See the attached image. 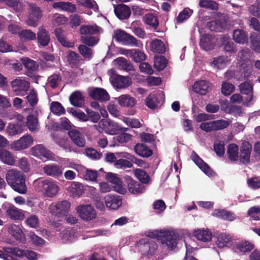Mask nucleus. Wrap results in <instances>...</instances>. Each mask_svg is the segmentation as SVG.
<instances>
[{
  "mask_svg": "<svg viewBox=\"0 0 260 260\" xmlns=\"http://www.w3.org/2000/svg\"><path fill=\"white\" fill-rule=\"evenodd\" d=\"M6 180L15 191L22 194L26 193L25 178L20 172L13 169L9 170L6 175Z\"/></svg>",
  "mask_w": 260,
  "mask_h": 260,
  "instance_id": "nucleus-2",
  "label": "nucleus"
},
{
  "mask_svg": "<svg viewBox=\"0 0 260 260\" xmlns=\"http://www.w3.org/2000/svg\"><path fill=\"white\" fill-rule=\"evenodd\" d=\"M23 126L21 123L17 122L15 124L11 122L8 124L6 131L9 136H13L22 133Z\"/></svg>",
  "mask_w": 260,
  "mask_h": 260,
  "instance_id": "nucleus-34",
  "label": "nucleus"
},
{
  "mask_svg": "<svg viewBox=\"0 0 260 260\" xmlns=\"http://www.w3.org/2000/svg\"><path fill=\"white\" fill-rule=\"evenodd\" d=\"M248 215L254 220L260 219V207H251L248 211Z\"/></svg>",
  "mask_w": 260,
  "mask_h": 260,
  "instance_id": "nucleus-64",
  "label": "nucleus"
},
{
  "mask_svg": "<svg viewBox=\"0 0 260 260\" xmlns=\"http://www.w3.org/2000/svg\"><path fill=\"white\" fill-rule=\"evenodd\" d=\"M99 31L95 25H82L80 29V34L82 35L94 34Z\"/></svg>",
  "mask_w": 260,
  "mask_h": 260,
  "instance_id": "nucleus-53",
  "label": "nucleus"
},
{
  "mask_svg": "<svg viewBox=\"0 0 260 260\" xmlns=\"http://www.w3.org/2000/svg\"><path fill=\"white\" fill-rule=\"evenodd\" d=\"M250 39L252 49L260 53V36L253 34L251 36Z\"/></svg>",
  "mask_w": 260,
  "mask_h": 260,
  "instance_id": "nucleus-55",
  "label": "nucleus"
},
{
  "mask_svg": "<svg viewBox=\"0 0 260 260\" xmlns=\"http://www.w3.org/2000/svg\"><path fill=\"white\" fill-rule=\"evenodd\" d=\"M55 35L59 42L64 47L72 48L74 46V43L69 42L64 38V32L60 28H57L55 30Z\"/></svg>",
  "mask_w": 260,
  "mask_h": 260,
  "instance_id": "nucleus-42",
  "label": "nucleus"
},
{
  "mask_svg": "<svg viewBox=\"0 0 260 260\" xmlns=\"http://www.w3.org/2000/svg\"><path fill=\"white\" fill-rule=\"evenodd\" d=\"M131 57L136 62H140L146 58V54L138 49H132Z\"/></svg>",
  "mask_w": 260,
  "mask_h": 260,
  "instance_id": "nucleus-48",
  "label": "nucleus"
},
{
  "mask_svg": "<svg viewBox=\"0 0 260 260\" xmlns=\"http://www.w3.org/2000/svg\"><path fill=\"white\" fill-rule=\"evenodd\" d=\"M106 179L113 184L114 188L117 192L124 194L126 192V189L123 184L122 181L116 174L109 172L105 176Z\"/></svg>",
  "mask_w": 260,
  "mask_h": 260,
  "instance_id": "nucleus-9",
  "label": "nucleus"
},
{
  "mask_svg": "<svg viewBox=\"0 0 260 260\" xmlns=\"http://www.w3.org/2000/svg\"><path fill=\"white\" fill-rule=\"evenodd\" d=\"M27 225L30 228H37L40 226V221L38 217L35 215H31L25 220Z\"/></svg>",
  "mask_w": 260,
  "mask_h": 260,
  "instance_id": "nucleus-63",
  "label": "nucleus"
},
{
  "mask_svg": "<svg viewBox=\"0 0 260 260\" xmlns=\"http://www.w3.org/2000/svg\"><path fill=\"white\" fill-rule=\"evenodd\" d=\"M59 234L64 242L72 241L75 237H77V233L75 229H64Z\"/></svg>",
  "mask_w": 260,
  "mask_h": 260,
  "instance_id": "nucleus-35",
  "label": "nucleus"
},
{
  "mask_svg": "<svg viewBox=\"0 0 260 260\" xmlns=\"http://www.w3.org/2000/svg\"><path fill=\"white\" fill-rule=\"evenodd\" d=\"M235 247L240 252L245 254L254 249V244L249 241L243 240L240 242L236 243Z\"/></svg>",
  "mask_w": 260,
  "mask_h": 260,
  "instance_id": "nucleus-33",
  "label": "nucleus"
},
{
  "mask_svg": "<svg viewBox=\"0 0 260 260\" xmlns=\"http://www.w3.org/2000/svg\"><path fill=\"white\" fill-rule=\"evenodd\" d=\"M232 240V237L229 234L221 233L217 236L216 243L218 247L222 248L226 246L228 243Z\"/></svg>",
  "mask_w": 260,
  "mask_h": 260,
  "instance_id": "nucleus-44",
  "label": "nucleus"
},
{
  "mask_svg": "<svg viewBox=\"0 0 260 260\" xmlns=\"http://www.w3.org/2000/svg\"><path fill=\"white\" fill-rule=\"evenodd\" d=\"M110 80L112 85L117 89L126 88L132 84L129 77L118 75H113Z\"/></svg>",
  "mask_w": 260,
  "mask_h": 260,
  "instance_id": "nucleus-10",
  "label": "nucleus"
},
{
  "mask_svg": "<svg viewBox=\"0 0 260 260\" xmlns=\"http://www.w3.org/2000/svg\"><path fill=\"white\" fill-rule=\"evenodd\" d=\"M22 63L28 70L34 71L38 67V64L34 60L27 58L23 57L21 59Z\"/></svg>",
  "mask_w": 260,
  "mask_h": 260,
  "instance_id": "nucleus-54",
  "label": "nucleus"
},
{
  "mask_svg": "<svg viewBox=\"0 0 260 260\" xmlns=\"http://www.w3.org/2000/svg\"><path fill=\"white\" fill-rule=\"evenodd\" d=\"M192 11L191 10L186 8L182 11L176 18V22L178 23H181L184 20L188 19L191 15Z\"/></svg>",
  "mask_w": 260,
  "mask_h": 260,
  "instance_id": "nucleus-57",
  "label": "nucleus"
},
{
  "mask_svg": "<svg viewBox=\"0 0 260 260\" xmlns=\"http://www.w3.org/2000/svg\"><path fill=\"white\" fill-rule=\"evenodd\" d=\"M76 210L79 216L86 221L92 220L96 217V212L91 205H80L76 207Z\"/></svg>",
  "mask_w": 260,
  "mask_h": 260,
  "instance_id": "nucleus-7",
  "label": "nucleus"
},
{
  "mask_svg": "<svg viewBox=\"0 0 260 260\" xmlns=\"http://www.w3.org/2000/svg\"><path fill=\"white\" fill-rule=\"evenodd\" d=\"M233 39L235 42L241 44L246 43L248 41L247 36L241 29H237L233 32Z\"/></svg>",
  "mask_w": 260,
  "mask_h": 260,
  "instance_id": "nucleus-46",
  "label": "nucleus"
},
{
  "mask_svg": "<svg viewBox=\"0 0 260 260\" xmlns=\"http://www.w3.org/2000/svg\"><path fill=\"white\" fill-rule=\"evenodd\" d=\"M138 244L144 254L148 255H153L157 249V244L147 238L140 239Z\"/></svg>",
  "mask_w": 260,
  "mask_h": 260,
  "instance_id": "nucleus-11",
  "label": "nucleus"
},
{
  "mask_svg": "<svg viewBox=\"0 0 260 260\" xmlns=\"http://www.w3.org/2000/svg\"><path fill=\"white\" fill-rule=\"evenodd\" d=\"M114 166L117 169L129 168L132 167V163L127 160L123 159H119L116 160L114 164Z\"/></svg>",
  "mask_w": 260,
  "mask_h": 260,
  "instance_id": "nucleus-62",
  "label": "nucleus"
},
{
  "mask_svg": "<svg viewBox=\"0 0 260 260\" xmlns=\"http://www.w3.org/2000/svg\"><path fill=\"white\" fill-rule=\"evenodd\" d=\"M71 104L76 107H82L84 103V99L81 92L75 91L70 96Z\"/></svg>",
  "mask_w": 260,
  "mask_h": 260,
  "instance_id": "nucleus-41",
  "label": "nucleus"
},
{
  "mask_svg": "<svg viewBox=\"0 0 260 260\" xmlns=\"http://www.w3.org/2000/svg\"><path fill=\"white\" fill-rule=\"evenodd\" d=\"M68 190L72 196L80 197L83 192V186L79 182H73Z\"/></svg>",
  "mask_w": 260,
  "mask_h": 260,
  "instance_id": "nucleus-40",
  "label": "nucleus"
},
{
  "mask_svg": "<svg viewBox=\"0 0 260 260\" xmlns=\"http://www.w3.org/2000/svg\"><path fill=\"white\" fill-rule=\"evenodd\" d=\"M114 66L120 70H126L127 71L134 70L133 64L123 57H118L113 61Z\"/></svg>",
  "mask_w": 260,
  "mask_h": 260,
  "instance_id": "nucleus-27",
  "label": "nucleus"
},
{
  "mask_svg": "<svg viewBox=\"0 0 260 260\" xmlns=\"http://www.w3.org/2000/svg\"><path fill=\"white\" fill-rule=\"evenodd\" d=\"M119 106L132 108L136 104V100L128 94H122L115 99Z\"/></svg>",
  "mask_w": 260,
  "mask_h": 260,
  "instance_id": "nucleus-24",
  "label": "nucleus"
},
{
  "mask_svg": "<svg viewBox=\"0 0 260 260\" xmlns=\"http://www.w3.org/2000/svg\"><path fill=\"white\" fill-rule=\"evenodd\" d=\"M36 190L41 191L47 197H55L59 190V187L57 183L49 180H36L34 182Z\"/></svg>",
  "mask_w": 260,
  "mask_h": 260,
  "instance_id": "nucleus-3",
  "label": "nucleus"
},
{
  "mask_svg": "<svg viewBox=\"0 0 260 260\" xmlns=\"http://www.w3.org/2000/svg\"><path fill=\"white\" fill-rule=\"evenodd\" d=\"M96 129L100 132H105L106 134L114 135L120 132H125L127 128L120 127L118 124L110 119H102L98 125H95Z\"/></svg>",
  "mask_w": 260,
  "mask_h": 260,
  "instance_id": "nucleus-4",
  "label": "nucleus"
},
{
  "mask_svg": "<svg viewBox=\"0 0 260 260\" xmlns=\"http://www.w3.org/2000/svg\"><path fill=\"white\" fill-rule=\"evenodd\" d=\"M71 207L70 203L67 201H62L52 203L49 207V212L55 216L64 215L68 212Z\"/></svg>",
  "mask_w": 260,
  "mask_h": 260,
  "instance_id": "nucleus-8",
  "label": "nucleus"
},
{
  "mask_svg": "<svg viewBox=\"0 0 260 260\" xmlns=\"http://www.w3.org/2000/svg\"><path fill=\"white\" fill-rule=\"evenodd\" d=\"M26 124L30 131H36L38 129V120L33 115H29L27 117Z\"/></svg>",
  "mask_w": 260,
  "mask_h": 260,
  "instance_id": "nucleus-52",
  "label": "nucleus"
},
{
  "mask_svg": "<svg viewBox=\"0 0 260 260\" xmlns=\"http://www.w3.org/2000/svg\"><path fill=\"white\" fill-rule=\"evenodd\" d=\"M37 39L38 42L43 46H46L50 42V37L48 32L43 27L39 28L37 33Z\"/></svg>",
  "mask_w": 260,
  "mask_h": 260,
  "instance_id": "nucleus-37",
  "label": "nucleus"
},
{
  "mask_svg": "<svg viewBox=\"0 0 260 260\" xmlns=\"http://www.w3.org/2000/svg\"><path fill=\"white\" fill-rule=\"evenodd\" d=\"M77 3L79 5L92 9L94 11H96L98 9L97 4L95 1L91 0H77Z\"/></svg>",
  "mask_w": 260,
  "mask_h": 260,
  "instance_id": "nucleus-59",
  "label": "nucleus"
},
{
  "mask_svg": "<svg viewBox=\"0 0 260 260\" xmlns=\"http://www.w3.org/2000/svg\"><path fill=\"white\" fill-rule=\"evenodd\" d=\"M215 45V39L208 35H203L200 39V46L205 51L213 49Z\"/></svg>",
  "mask_w": 260,
  "mask_h": 260,
  "instance_id": "nucleus-23",
  "label": "nucleus"
},
{
  "mask_svg": "<svg viewBox=\"0 0 260 260\" xmlns=\"http://www.w3.org/2000/svg\"><path fill=\"white\" fill-rule=\"evenodd\" d=\"M228 57L225 56H219L215 57L210 62V64L215 70H218L224 68L229 62Z\"/></svg>",
  "mask_w": 260,
  "mask_h": 260,
  "instance_id": "nucleus-30",
  "label": "nucleus"
},
{
  "mask_svg": "<svg viewBox=\"0 0 260 260\" xmlns=\"http://www.w3.org/2000/svg\"><path fill=\"white\" fill-rule=\"evenodd\" d=\"M251 150V146L249 142L244 141L242 143L239 158L243 163L246 164L249 161Z\"/></svg>",
  "mask_w": 260,
  "mask_h": 260,
  "instance_id": "nucleus-21",
  "label": "nucleus"
},
{
  "mask_svg": "<svg viewBox=\"0 0 260 260\" xmlns=\"http://www.w3.org/2000/svg\"><path fill=\"white\" fill-rule=\"evenodd\" d=\"M31 151L32 155L42 159H51L54 157L53 154L42 145L35 146L31 149Z\"/></svg>",
  "mask_w": 260,
  "mask_h": 260,
  "instance_id": "nucleus-14",
  "label": "nucleus"
},
{
  "mask_svg": "<svg viewBox=\"0 0 260 260\" xmlns=\"http://www.w3.org/2000/svg\"><path fill=\"white\" fill-rule=\"evenodd\" d=\"M51 111L55 115L59 116L63 114L66 110L61 104L58 102H52L50 106Z\"/></svg>",
  "mask_w": 260,
  "mask_h": 260,
  "instance_id": "nucleus-47",
  "label": "nucleus"
},
{
  "mask_svg": "<svg viewBox=\"0 0 260 260\" xmlns=\"http://www.w3.org/2000/svg\"><path fill=\"white\" fill-rule=\"evenodd\" d=\"M167 65V60L163 56L155 57L154 67L158 70H163Z\"/></svg>",
  "mask_w": 260,
  "mask_h": 260,
  "instance_id": "nucleus-60",
  "label": "nucleus"
},
{
  "mask_svg": "<svg viewBox=\"0 0 260 260\" xmlns=\"http://www.w3.org/2000/svg\"><path fill=\"white\" fill-rule=\"evenodd\" d=\"M106 207L109 210L118 209L122 205V200L120 196L115 194H107L104 197Z\"/></svg>",
  "mask_w": 260,
  "mask_h": 260,
  "instance_id": "nucleus-13",
  "label": "nucleus"
},
{
  "mask_svg": "<svg viewBox=\"0 0 260 260\" xmlns=\"http://www.w3.org/2000/svg\"><path fill=\"white\" fill-rule=\"evenodd\" d=\"M19 36L21 40L25 41H31L36 39V34L30 30H23L19 33Z\"/></svg>",
  "mask_w": 260,
  "mask_h": 260,
  "instance_id": "nucleus-51",
  "label": "nucleus"
},
{
  "mask_svg": "<svg viewBox=\"0 0 260 260\" xmlns=\"http://www.w3.org/2000/svg\"><path fill=\"white\" fill-rule=\"evenodd\" d=\"M228 19L225 17L208 23L207 27L211 31H221L227 28Z\"/></svg>",
  "mask_w": 260,
  "mask_h": 260,
  "instance_id": "nucleus-20",
  "label": "nucleus"
},
{
  "mask_svg": "<svg viewBox=\"0 0 260 260\" xmlns=\"http://www.w3.org/2000/svg\"><path fill=\"white\" fill-rule=\"evenodd\" d=\"M150 49L153 52L163 53L166 50V47L165 44L161 40L156 39L151 41Z\"/></svg>",
  "mask_w": 260,
  "mask_h": 260,
  "instance_id": "nucleus-43",
  "label": "nucleus"
},
{
  "mask_svg": "<svg viewBox=\"0 0 260 260\" xmlns=\"http://www.w3.org/2000/svg\"><path fill=\"white\" fill-rule=\"evenodd\" d=\"M240 92L246 95H248L247 98L246 99V101L247 103H250L252 101V86L249 82H244L241 83L239 86Z\"/></svg>",
  "mask_w": 260,
  "mask_h": 260,
  "instance_id": "nucleus-38",
  "label": "nucleus"
},
{
  "mask_svg": "<svg viewBox=\"0 0 260 260\" xmlns=\"http://www.w3.org/2000/svg\"><path fill=\"white\" fill-rule=\"evenodd\" d=\"M6 213L12 219L22 220L24 218V215L22 211L12 204L8 205L6 209Z\"/></svg>",
  "mask_w": 260,
  "mask_h": 260,
  "instance_id": "nucleus-26",
  "label": "nucleus"
},
{
  "mask_svg": "<svg viewBox=\"0 0 260 260\" xmlns=\"http://www.w3.org/2000/svg\"><path fill=\"white\" fill-rule=\"evenodd\" d=\"M34 140L30 135L23 136L18 140L14 141L11 148L15 150H21L27 148L33 143Z\"/></svg>",
  "mask_w": 260,
  "mask_h": 260,
  "instance_id": "nucleus-12",
  "label": "nucleus"
},
{
  "mask_svg": "<svg viewBox=\"0 0 260 260\" xmlns=\"http://www.w3.org/2000/svg\"><path fill=\"white\" fill-rule=\"evenodd\" d=\"M194 236L199 240L204 242L210 241L212 234L209 229H199L193 232Z\"/></svg>",
  "mask_w": 260,
  "mask_h": 260,
  "instance_id": "nucleus-25",
  "label": "nucleus"
},
{
  "mask_svg": "<svg viewBox=\"0 0 260 260\" xmlns=\"http://www.w3.org/2000/svg\"><path fill=\"white\" fill-rule=\"evenodd\" d=\"M69 135L74 143L79 147L85 145V141L83 135L76 129L69 132Z\"/></svg>",
  "mask_w": 260,
  "mask_h": 260,
  "instance_id": "nucleus-31",
  "label": "nucleus"
},
{
  "mask_svg": "<svg viewBox=\"0 0 260 260\" xmlns=\"http://www.w3.org/2000/svg\"><path fill=\"white\" fill-rule=\"evenodd\" d=\"M162 101H157L154 95H150L146 99V105L150 109H155L159 106Z\"/></svg>",
  "mask_w": 260,
  "mask_h": 260,
  "instance_id": "nucleus-50",
  "label": "nucleus"
},
{
  "mask_svg": "<svg viewBox=\"0 0 260 260\" xmlns=\"http://www.w3.org/2000/svg\"><path fill=\"white\" fill-rule=\"evenodd\" d=\"M114 12L117 17L120 19L128 18L131 14L129 8L123 4H120L115 7Z\"/></svg>",
  "mask_w": 260,
  "mask_h": 260,
  "instance_id": "nucleus-29",
  "label": "nucleus"
},
{
  "mask_svg": "<svg viewBox=\"0 0 260 260\" xmlns=\"http://www.w3.org/2000/svg\"><path fill=\"white\" fill-rule=\"evenodd\" d=\"M221 90L223 95L229 96L234 91L235 87L232 84L224 82L221 85Z\"/></svg>",
  "mask_w": 260,
  "mask_h": 260,
  "instance_id": "nucleus-58",
  "label": "nucleus"
},
{
  "mask_svg": "<svg viewBox=\"0 0 260 260\" xmlns=\"http://www.w3.org/2000/svg\"><path fill=\"white\" fill-rule=\"evenodd\" d=\"M89 94L93 99L100 101H107L109 100L110 96L107 91L101 88H95L90 90Z\"/></svg>",
  "mask_w": 260,
  "mask_h": 260,
  "instance_id": "nucleus-19",
  "label": "nucleus"
},
{
  "mask_svg": "<svg viewBox=\"0 0 260 260\" xmlns=\"http://www.w3.org/2000/svg\"><path fill=\"white\" fill-rule=\"evenodd\" d=\"M191 158L199 168L207 176H213L214 175V172L209 166L206 163L204 162L199 156L193 152L191 155Z\"/></svg>",
  "mask_w": 260,
  "mask_h": 260,
  "instance_id": "nucleus-18",
  "label": "nucleus"
},
{
  "mask_svg": "<svg viewBox=\"0 0 260 260\" xmlns=\"http://www.w3.org/2000/svg\"><path fill=\"white\" fill-rule=\"evenodd\" d=\"M124 179L127 185V189L131 193L140 194L144 192L145 186L135 181L130 176H125Z\"/></svg>",
  "mask_w": 260,
  "mask_h": 260,
  "instance_id": "nucleus-15",
  "label": "nucleus"
},
{
  "mask_svg": "<svg viewBox=\"0 0 260 260\" xmlns=\"http://www.w3.org/2000/svg\"><path fill=\"white\" fill-rule=\"evenodd\" d=\"M210 88V84L205 80H201L194 83L193 90L201 95H205Z\"/></svg>",
  "mask_w": 260,
  "mask_h": 260,
  "instance_id": "nucleus-28",
  "label": "nucleus"
},
{
  "mask_svg": "<svg viewBox=\"0 0 260 260\" xmlns=\"http://www.w3.org/2000/svg\"><path fill=\"white\" fill-rule=\"evenodd\" d=\"M144 19L146 24L151 25L154 28H156L158 25V22L156 17L152 14H146Z\"/></svg>",
  "mask_w": 260,
  "mask_h": 260,
  "instance_id": "nucleus-61",
  "label": "nucleus"
},
{
  "mask_svg": "<svg viewBox=\"0 0 260 260\" xmlns=\"http://www.w3.org/2000/svg\"><path fill=\"white\" fill-rule=\"evenodd\" d=\"M113 38L117 42L122 43L123 45H131L138 47L142 46V44L137 41L135 37L121 29L115 30Z\"/></svg>",
  "mask_w": 260,
  "mask_h": 260,
  "instance_id": "nucleus-5",
  "label": "nucleus"
},
{
  "mask_svg": "<svg viewBox=\"0 0 260 260\" xmlns=\"http://www.w3.org/2000/svg\"><path fill=\"white\" fill-rule=\"evenodd\" d=\"M250 54L248 49H243L238 53V64L243 69L245 68L244 64H246V66L249 64Z\"/></svg>",
  "mask_w": 260,
  "mask_h": 260,
  "instance_id": "nucleus-32",
  "label": "nucleus"
},
{
  "mask_svg": "<svg viewBox=\"0 0 260 260\" xmlns=\"http://www.w3.org/2000/svg\"><path fill=\"white\" fill-rule=\"evenodd\" d=\"M227 153L230 159L236 160L239 157L238 146L235 144H231L228 146Z\"/></svg>",
  "mask_w": 260,
  "mask_h": 260,
  "instance_id": "nucleus-49",
  "label": "nucleus"
},
{
  "mask_svg": "<svg viewBox=\"0 0 260 260\" xmlns=\"http://www.w3.org/2000/svg\"><path fill=\"white\" fill-rule=\"evenodd\" d=\"M11 86L16 95H19L21 91H26L28 89L29 83L23 78H18L12 81Z\"/></svg>",
  "mask_w": 260,
  "mask_h": 260,
  "instance_id": "nucleus-16",
  "label": "nucleus"
},
{
  "mask_svg": "<svg viewBox=\"0 0 260 260\" xmlns=\"http://www.w3.org/2000/svg\"><path fill=\"white\" fill-rule=\"evenodd\" d=\"M134 173L136 177L142 183H147L149 181L148 175L143 170L141 169H136Z\"/></svg>",
  "mask_w": 260,
  "mask_h": 260,
  "instance_id": "nucleus-56",
  "label": "nucleus"
},
{
  "mask_svg": "<svg viewBox=\"0 0 260 260\" xmlns=\"http://www.w3.org/2000/svg\"><path fill=\"white\" fill-rule=\"evenodd\" d=\"M165 229L148 231L146 233L147 237L155 239L160 241L162 245H165L170 250L174 249L179 240V234L173 231L165 230Z\"/></svg>",
  "mask_w": 260,
  "mask_h": 260,
  "instance_id": "nucleus-1",
  "label": "nucleus"
},
{
  "mask_svg": "<svg viewBox=\"0 0 260 260\" xmlns=\"http://www.w3.org/2000/svg\"><path fill=\"white\" fill-rule=\"evenodd\" d=\"M43 170L47 175L55 178L61 176L63 173L61 167L55 164L46 165L44 167Z\"/></svg>",
  "mask_w": 260,
  "mask_h": 260,
  "instance_id": "nucleus-22",
  "label": "nucleus"
},
{
  "mask_svg": "<svg viewBox=\"0 0 260 260\" xmlns=\"http://www.w3.org/2000/svg\"><path fill=\"white\" fill-rule=\"evenodd\" d=\"M134 150L138 155L143 157H148L152 154V150L143 144H136Z\"/></svg>",
  "mask_w": 260,
  "mask_h": 260,
  "instance_id": "nucleus-39",
  "label": "nucleus"
},
{
  "mask_svg": "<svg viewBox=\"0 0 260 260\" xmlns=\"http://www.w3.org/2000/svg\"><path fill=\"white\" fill-rule=\"evenodd\" d=\"M9 233L14 237L17 240L22 243L26 241L25 234L23 233L22 229H8Z\"/></svg>",
  "mask_w": 260,
  "mask_h": 260,
  "instance_id": "nucleus-45",
  "label": "nucleus"
},
{
  "mask_svg": "<svg viewBox=\"0 0 260 260\" xmlns=\"http://www.w3.org/2000/svg\"><path fill=\"white\" fill-rule=\"evenodd\" d=\"M41 17V12L39 8L34 5H30V14L26 21L27 24L29 26L36 27L37 25V22Z\"/></svg>",
  "mask_w": 260,
  "mask_h": 260,
  "instance_id": "nucleus-17",
  "label": "nucleus"
},
{
  "mask_svg": "<svg viewBox=\"0 0 260 260\" xmlns=\"http://www.w3.org/2000/svg\"><path fill=\"white\" fill-rule=\"evenodd\" d=\"M230 120L219 119L210 122H202L200 128L206 132L219 131L227 127L231 123Z\"/></svg>",
  "mask_w": 260,
  "mask_h": 260,
  "instance_id": "nucleus-6",
  "label": "nucleus"
},
{
  "mask_svg": "<svg viewBox=\"0 0 260 260\" xmlns=\"http://www.w3.org/2000/svg\"><path fill=\"white\" fill-rule=\"evenodd\" d=\"M0 160L8 165L13 166L15 164L14 155L5 149H0Z\"/></svg>",
  "mask_w": 260,
  "mask_h": 260,
  "instance_id": "nucleus-36",
  "label": "nucleus"
}]
</instances>
